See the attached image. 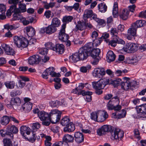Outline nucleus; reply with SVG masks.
Masks as SVG:
<instances>
[{
    "label": "nucleus",
    "instance_id": "052dcab7",
    "mask_svg": "<svg viewBox=\"0 0 146 146\" xmlns=\"http://www.w3.org/2000/svg\"><path fill=\"white\" fill-rule=\"evenodd\" d=\"M10 9L11 10L12 12H14L15 15L18 14L22 13L19 8H17V7L15 8H12V9Z\"/></svg>",
    "mask_w": 146,
    "mask_h": 146
},
{
    "label": "nucleus",
    "instance_id": "3c124183",
    "mask_svg": "<svg viewBox=\"0 0 146 146\" xmlns=\"http://www.w3.org/2000/svg\"><path fill=\"white\" fill-rule=\"evenodd\" d=\"M48 52V50L46 48H42L39 49V53L42 55H46Z\"/></svg>",
    "mask_w": 146,
    "mask_h": 146
},
{
    "label": "nucleus",
    "instance_id": "b1692460",
    "mask_svg": "<svg viewBox=\"0 0 146 146\" xmlns=\"http://www.w3.org/2000/svg\"><path fill=\"white\" fill-rule=\"evenodd\" d=\"M25 29L26 30L27 35L29 37H32L35 34V29L32 27H27Z\"/></svg>",
    "mask_w": 146,
    "mask_h": 146
},
{
    "label": "nucleus",
    "instance_id": "7ed1b4c3",
    "mask_svg": "<svg viewBox=\"0 0 146 146\" xmlns=\"http://www.w3.org/2000/svg\"><path fill=\"white\" fill-rule=\"evenodd\" d=\"M13 39L15 44L21 50L27 47L28 45V41L24 37L15 36L13 37Z\"/></svg>",
    "mask_w": 146,
    "mask_h": 146
},
{
    "label": "nucleus",
    "instance_id": "20e7f679",
    "mask_svg": "<svg viewBox=\"0 0 146 146\" xmlns=\"http://www.w3.org/2000/svg\"><path fill=\"white\" fill-rule=\"evenodd\" d=\"M62 112L57 109L53 110L50 112L49 115V120L53 124H55L60 120Z\"/></svg>",
    "mask_w": 146,
    "mask_h": 146
},
{
    "label": "nucleus",
    "instance_id": "49530a36",
    "mask_svg": "<svg viewBox=\"0 0 146 146\" xmlns=\"http://www.w3.org/2000/svg\"><path fill=\"white\" fill-rule=\"evenodd\" d=\"M3 143L4 146H9L12 145V141L11 139L8 138L3 139Z\"/></svg>",
    "mask_w": 146,
    "mask_h": 146
},
{
    "label": "nucleus",
    "instance_id": "dca6fc26",
    "mask_svg": "<svg viewBox=\"0 0 146 146\" xmlns=\"http://www.w3.org/2000/svg\"><path fill=\"white\" fill-rule=\"evenodd\" d=\"M110 131V126L108 125H104L98 129L97 133L99 135L101 136L104 134L106 132Z\"/></svg>",
    "mask_w": 146,
    "mask_h": 146
},
{
    "label": "nucleus",
    "instance_id": "4468645a",
    "mask_svg": "<svg viewBox=\"0 0 146 146\" xmlns=\"http://www.w3.org/2000/svg\"><path fill=\"white\" fill-rule=\"evenodd\" d=\"M98 116L97 121L99 122L104 121L108 117V115L106 112L98 111Z\"/></svg>",
    "mask_w": 146,
    "mask_h": 146
},
{
    "label": "nucleus",
    "instance_id": "6e6d98bb",
    "mask_svg": "<svg viewBox=\"0 0 146 146\" xmlns=\"http://www.w3.org/2000/svg\"><path fill=\"white\" fill-rule=\"evenodd\" d=\"M91 66L88 65L86 67L82 66L80 68V71L83 73H86L87 72V70L91 68Z\"/></svg>",
    "mask_w": 146,
    "mask_h": 146
},
{
    "label": "nucleus",
    "instance_id": "a18cd8bd",
    "mask_svg": "<svg viewBox=\"0 0 146 146\" xmlns=\"http://www.w3.org/2000/svg\"><path fill=\"white\" fill-rule=\"evenodd\" d=\"M8 2L9 4H13L10 6V9H12V8H15L17 7V5L18 3L17 1L16 0H9Z\"/></svg>",
    "mask_w": 146,
    "mask_h": 146
},
{
    "label": "nucleus",
    "instance_id": "7c9ffc66",
    "mask_svg": "<svg viewBox=\"0 0 146 146\" xmlns=\"http://www.w3.org/2000/svg\"><path fill=\"white\" fill-rule=\"evenodd\" d=\"M98 7L99 11L102 13H105L107 11V7L104 2L99 4Z\"/></svg>",
    "mask_w": 146,
    "mask_h": 146
},
{
    "label": "nucleus",
    "instance_id": "f704fd0d",
    "mask_svg": "<svg viewBox=\"0 0 146 146\" xmlns=\"http://www.w3.org/2000/svg\"><path fill=\"white\" fill-rule=\"evenodd\" d=\"M10 121V117L7 116H3L1 119V123L3 125H6Z\"/></svg>",
    "mask_w": 146,
    "mask_h": 146
},
{
    "label": "nucleus",
    "instance_id": "473e14b6",
    "mask_svg": "<svg viewBox=\"0 0 146 146\" xmlns=\"http://www.w3.org/2000/svg\"><path fill=\"white\" fill-rule=\"evenodd\" d=\"M112 14L114 17H117L118 15V5L116 2H115L113 4Z\"/></svg>",
    "mask_w": 146,
    "mask_h": 146
},
{
    "label": "nucleus",
    "instance_id": "a878e982",
    "mask_svg": "<svg viewBox=\"0 0 146 146\" xmlns=\"http://www.w3.org/2000/svg\"><path fill=\"white\" fill-rule=\"evenodd\" d=\"M100 53V50L99 49L94 48L91 52L90 51V54L89 56H90L93 58H98V57H99V55Z\"/></svg>",
    "mask_w": 146,
    "mask_h": 146
},
{
    "label": "nucleus",
    "instance_id": "bb28decb",
    "mask_svg": "<svg viewBox=\"0 0 146 146\" xmlns=\"http://www.w3.org/2000/svg\"><path fill=\"white\" fill-rule=\"evenodd\" d=\"M129 11L127 9H124L119 14L120 18L123 20H126L128 17Z\"/></svg>",
    "mask_w": 146,
    "mask_h": 146
},
{
    "label": "nucleus",
    "instance_id": "79ce46f5",
    "mask_svg": "<svg viewBox=\"0 0 146 146\" xmlns=\"http://www.w3.org/2000/svg\"><path fill=\"white\" fill-rule=\"evenodd\" d=\"M144 21L141 20L137 21L135 23L132 25H135L136 28L137 29L138 28L140 27L143 26L144 24Z\"/></svg>",
    "mask_w": 146,
    "mask_h": 146
},
{
    "label": "nucleus",
    "instance_id": "72a5a7b5",
    "mask_svg": "<svg viewBox=\"0 0 146 146\" xmlns=\"http://www.w3.org/2000/svg\"><path fill=\"white\" fill-rule=\"evenodd\" d=\"M51 24L57 28L60 25V21L57 18L54 17L52 20Z\"/></svg>",
    "mask_w": 146,
    "mask_h": 146
},
{
    "label": "nucleus",
    "instance_id": "c9c22d12",
    "mask_svg": "<svg viewBox=\"0 0 146 146\" xmlns=\"http://www.w3.org/2000/svg\"><path fill=\"white\" fill-rule=\"evenodd\" d=\"M92 11L91 10H86L85 11L83 15V18L84 20H86L88 18L92 16Z\"/></svg>",
    "mask_w": 146,
    "mask_h": 146
},
{
    "label": "nucleus",
    "instance_id": "09e8293b",
    "mask_svg": "<svg viewBox=\"0 0 146 146\" xmlns=\"http://www.w3.org/2000/svg\"><path fill=\"white\" fill-rule=\"evenodd\" d=\"M19 7L22 13H24L26 11V5L25 3H20Z\"/></svg>",
    "mask_w": 146,
    "mask_h": 146
},
{
    "label": "nucleus",
    "instance_id": "aec40b11",
    "mask_svg": "<svg viewBox=\"0 0 146 146\" xmlns=\"http://www.w3.org/2000/svg\"><path fill=\"white\" fill-rule=\"evenodd\" d=\"M78 94H82L83 96H85V99L87 102H90L92 100L91 95L92 94V93L91 92H85L82 91L81 92H79Z\"/></svg>",
    "mask_w": 146,
    "mask_h": 146
},
{
    "label": "nucleus",
    "instance_id": "6ab92c4d",
    "mask_svg": "<svg viewBox=\"0 0 146 146\" xmlns=\"http://www.w3.org/2000/svg\"><path fill=\"white\" fill-rule=\"evenodd\" d=\"M74 137L75 141L78 143H80L83 142L84 139V135L80 132L75 133Z\"/></svg>",
    "mask_w": 146,
    "mask_h": 146
},
{
    "label": "nucleus",
    "instance_id": "393cba45",
    "mask_svg": "<svg viewBox=\"0 0 146 146\" xmlns=\"http://www.w3.org/2000/svg\"><path fill=\"white\" fill-rule=\"evenodd\" d=\"M75 129L74 125L72 123L70 122L64 128V132H71L74 131Z\"/></svg>",
    "mask_w": 146,
    "mask_h": 146
},
{
    "label": "nucleus",
    "instance_id": "69168bd1",
    "mask_svg": "<svg viewBox=\"0 0 146 146\" xmlns=\"http://www.w3.org/2000/svg\"><path fill=\"white\" fill-rule=\"evenodd\" d=\"M114 106L112 104L111 101V100H110L108 102L107 105L108 109L109 110H112L113 109Z\"/></svg>",
    "mask_w": 146,
    "mask_h": 146
},
{
    "label": "nucleus",
    "instance_id": "f03ea898",
    "mask_svg": "<svg viewBox=\"0 0 146 146\" xmlns=\"http://www.w3.org/2000/svg\"><path fill=\"white\" fill-rule=\"evenodd\" d=\"M109 83V79H104L100 80L97 82H92L93 88L96 90V93L100 95L102 93V89H104L105 86Z\"/></svg>",
    "mask_w": 146,
    "mask_h": 146
},
{
    "label": "nucleus",
    "instance_id": "774afa93",
    "mask_svg": "<svg viewBox=\"0 0 146 146\" xmlns=\"http://www.w3.org/2000/svg\"><path fill=\"white\" fill-rule=\"evenodd\" d=\"M57 143L59 146H69L68 143L63 141Z\"/></svg>",
    "mask_w": 146,
    "mask_h": 146
},
{
    "label": "nucleus",
    "instance_id": "423d86ee",
    "mask_svg": "<svg viewBox=\"0 0 146 146\" xmlns=\"http://www.w3.org/2000/svg\"><path fill=\"white\" fill-rule=\"evenodd\" d=\"M57 30V28L51 24L47 27L41 28L39 32L40 33L43 34L45 33L46 34L50 35L55 33Z\"/></svg>",
    "mask_w": 146,
    "mask_h": 146
},
{
    "label": "nucleus",
    "instance_id": "de8ad7c7",
    "mask_svg": "<svg viewBox=\"0 0 146 146\" xmlns=\"http://www.w3.org/2000/svg\"><path fill=\"white\" fill-rule=\"evenodd\" d=\"M130 49L131 51V53L134 52H136L137 50L138 46L137 44L133 43H130Z\"/></svg>",
    "mask_w": 146,
    "mask_h": 146
},
{
    "label": "nucleus",
    "instance_id": "8fccbe9b",
    "mask_svg": "<svg viewBox=\"0 0 146 146\" xmlns=\"http://www.w3.org/2000/svg\"><path fill=\"white\" fill-rule=\"evenodd\" d=\"M98 111L92 112L91 113V119L97 121L98 117Z\"/></svg>",
    "mask_w": 146,
    "mask_h": 146
},
{
    "label": "nucleus",
    "instance_id": "c756f323",
    "mask_svg": "<svg viewBox=\"0 0 146 146\" xmlns=\"http://www.w3.org/2000/svg\"><path fill=\"white\" fill-rule=\"evenodd\" d=\"M130 83L129 80H127L126 82H121V88L125 90H127L130 88Z\"/></svg>",
    "mask_w": 146,
    "mask_h": 146
},
{
    "label": "nucleus",
    "instance_id": "412c9836",
    "mask_svg": "<svg viewBox=\"0 0 146 146\" xmlns=\"http://www.w3.org/2000/svg\"><path fill=\"white\" fill-rule=\"evenodd\" d=\"M64 46L62 44H57L55 47L54 51H55L59 54H62L64 50Z\"/></svg>",
    "mask_w": 146,
    "mask_h": 146
},
{
    "label": "nucleus",
    "instance_id": "c85d7f7f",
    "mask_svg": "<svg viewBox=\"0 0 146 146\" xmlns=\"http://www.w3.org/2000/svg\"><path fill=\"white\" fill-rule=\"evenodd\" d=\"M0 134L2 137H6L7 135H9L11 138H13V134L9 132V131L7 130L1 129L0 130Z\"/></svg>",
    "mask_w": 146,
    "mask_h": 146
},
{
    "label": "nucleus",
    "instance_id": "1a4fd4ad",
    "mask_svg": "<svg viewBox=\"0 0 146 146\" xmlns=\"http://www.w3.org/2000/svg\"><path fill=\"white\" fill-rule=\"evenodd\" d=\"M105 74V70L104 68H95L94 70L93 76L94 77L100 78H102Z\"/></svg>",
    "mask_w": 146,
    "mask_h": 146
},
{
    "label": "nucleus",
    "instance_id": "9d476101",
    "mask_svg": "<svg viewBox=\"0 0 146 146\" xmlns=\"http://www.w3.org/2000/svg\"><path fill=\"white\" fill-rule=\"evenodd\" d=\"M137 115L138 118L143 117L146 118L142 116L146 115V104H143L136 107Z\"/></svg>",
    "mask_w": 146,
    "mask_h": 146
},
{
    "label": "nucleus",
    "instance_id": "e2e57ef3",
    "mask_svg": "<svg viewBox=\"0 0 146 146\" xmlns=\"http://www.w3.org/2000/svg\"><path fill=\"white\" fill-rule=\"evenodd\" d=\"M115 39L116 40L117 44H125V42L122 39L119 38L117 36H115Z\"/></svg>",
    "mask_w": 146,
    "mask_h": 146
},
{
    "label": "nucleus",
    "instance_id": "58836bf2",
    "mask_svg": "<svg viewBox=\"0 0 146 146\" xmlns=\"http://www.w3.org/2000/svg\"><path fill=\"white\" fill-rule=\"evenodd\" d=\"M8 131H9V132L12 134H16L18 131V129L15 125H12L9 127H8Z\"/></svg>",
    "mask_w": 146,
    "mask_h": 146
},
{
    "label": "nucleus",
    "instance_id": "ddd939ff",
    "mask_svg": "<svg viewBox=\"0 0 146 146\" xmlns=\"http://www.w3.org/2000/svg\"><path fill=\"white\" fill-rule=\"evenodd\" d=\"M41 60V58L38 55H34L29 58L28 63L31 65L37 64L39 63Z\"/></svg>",
    "mask_w": 146,
    "mask_h": 146
},
{
    "label": "nucleus",
    "instance_id": "0eeeda50",
    "mask_svg": "<svg viewBox=\"0 0 146 146\" xmlns=\"http://www.w3.org/2000/svg\"><path fill=\"white\" fill-rule=\"evenodd\" d=\"M123 131L119 129H116L111 133V139L112 140H121L123 137Z\"/></svg>",
    "mask_w": 146,
    "mask_h": 146
},
{
    "label": "nucleus",
    "instance_id": "2f4dec72",
    "mask_svg": "<svg viewBox=\"0 0 146 146\" xmlns=\"http://www.w3.org/2000/svg\"><path fill=\"white\" fill-rule=\"evenodd\" d=\"M69 59L71 61L74 62H76L80 60L78 53H75L73 54L72 55L70 56Z\"/></svg>",
    "mask_w": 146,
    "mask_h": 146
},
{
    "label": "nucleus",
    "instance_id": "a211bd4d",
    "mask_svg": "<svg viewBox=\"0 0 146 146\" xmlns=\"http://www.w3.org/2000/svg\"><path fill=\"white\" fill-rule=\"evenodd\" d=\"M20 131L24 138L26 139V134L29 135L30 133V129L26 126H22L20 128Z\"/></svg>",
    "mask_w": 146,
    "mask_h": 146
},
{
    "label": "nucleus",
    "instance_id": "c03bdc74",
    "mask_svg": "<svg viewBox=\"0 0 146 146\" xmlns=\"http://www.w3.org/2000/svg\"><path fill=\"white\" fill-rule=\"evenodd\" d=\"M51 69H52V67L46 69L44 72L43 74H42V76L43 78L47 79L48 78V76L49 74V71H50Z\"/></svg>",
    "mask_w": 146,
    "mask_h": 146
},
{
    "label": "nucleus",
    "instance_id": "4c0bfd02",
    "mask_svg": "<svg viewBox=\"0 0 146 146\" xmlns=\"http://www.w3.org/2000/svg\"><path fill=\"white\" fill-rule=\"evenodd\" d=\"M73 17L71 16H65L63 17L62 21L64 23L63 24H66V23H68L71 22L73 19Z\"/></svg>",
    "mask_w": 146,
    "mask_h": 146
},
{
    "label": "nucleus",
    "instance_id": "4d7b16f0",
    "mask_svg": "<svg viewBox=\"0 0 146 146\" xmlns=\"http://www.w3.org/2000/svg\"><path fill=\"white\" fill-rule=\"evenodd\" d=\"M53 68L52 69H51L50 71H49V74L52 77H59L61 75L59 73H56V72L53 71Z\"/></svg>",
    "mask_w": 146,
    "mask_h": 146
},
{
    "label": "nucleus",
    "instance_id": "cd10ccee",
    "mask_svg": "<svg viewBox=\"0 0 146 146\" xmlns=\"http://www.w3.org/2000/svg\"><path fill=\"white\" fill-rule=\"evenodd\" d=\"M63 141L67 143L73 142L74 140V138L72 135L68 134L65 135L63 137Z\"/></svg>",
    "mask_w": 146,
    "mask_h": 146
},
{
    "label": "nucleus",
    "instance_id": "0e129e2a",
    "mask_svg": "<svg viewBox=\"0 0 146 146\" xmlns=\"http://www.w3.org/2000/svg\"><path fill=\"white\" fill-rule=\"evenodd\" d=\"M6 11L5 5L3 4H0V12L1 13H5Z\"/></svg>",
    "mask_w": 146,
    "mask_h": 146
},
{
    "label": "nucleus",
    "instance_id": "2eb2a0df",
    "mask_svg": "<svg viewBox=\"0 0 146 146\" xmlns=\"http://www.w3.org/2000/svg\"><path fill=\"white\" fill-rule=\"evenodd\" d=\"M1 46L7 54L12 56H14L15 54V50L9 45L3 44H2Z\"/></svg>",
    "mask_w": 146,
    "mask_h": 146
},
{
    "label": "nucleus",
    "instance_id": "ea45409f",
    "mask_svg": "<svg viewBox=\"0 0 146 146\" xmlns=\"http://www.w3.org/2000/svg\"><path fill=\"white\" fill-rule=\"evenodd\" d=\"M64 102V100L62 101V102H60L58 101H51L49 102L51 106L52 107H56L57 106V105L59 104L60 105H62L65 104H63V103Z\"/></svg>",
    "mask_w": 146,
    "mask_h": 146
},
{
    "label": "nucleus",
    "instance_id": "37998d69",
    "mask_svg": "<svg viewBox=\"0 0 146 146\" xmlns=\"http://www.w3.org/2000/svg\"><path fill=\"white\" fill-rule=\"evenodd\" d=\"M121 79L120 78H117L115 80H112L109 82L110 84H112L114 87L117 86L118 84L121 82Z\"/></svg>",
    "mask_w": 146,
    "mask_h": 146
},
{
    "label": "nucleus",
    "instance_id": "e433bc0d",
    "mask_svg": "<svg viewBox=\"0 0 146 146\" xmlns=\"http://www.w3.org/2000/svg\"><path fill=\"white\" fill-rule=\"evenodd\" d=\"M6 87L9 89H13L15 85V84L13 81H7L4 83Z\"/></svg>",
    "mask_w": 146,
    "mask_h": 146
},
{
    "label": "nucleus",
    "instance_id": "a19ab883",
    "mask_svg": "<svg viewBox=\"0 0 146 146\" xmlns=\"http://www.w3.org/2000/svg\"><path fill=\"white\" fill-rule=\"evenodd\" d=\"M70 123V119L67 117H64L61 121V123L63 126H66Z\"/></svg>",
    "mask_w": 146,
    "mask_h": 146
},
{
    "label": "nucleus",
    "instance_id": "603ef678",
    "mask_svg": "<svg viewBox=\"0 0 146 146\" xmlns=\"http://www.w3.org/2000/svg\"><path fill=\"white\" fill-rule=\"evenodd\" d=\"M45 46L47 48L54 50L55 46L54 44L50 42H48L45 44Z\"/></svg>",
    "mask_w": 146,
    "mask_h": 146
},
{
    "label": "nucleus",
    "instance_id": "9b49d317",
    "mask_svg": "<svg viewBox=\"0 0 146 146\" xmlns=\"http://www.w3.org/2000/svg\"><path fill=\"white\" fill-rule=\"evenodd\" d=\"M137 30L135 25H132L127 31V38L129 40H131L133 37L136 35Z\"/></svg>",
    "mask_w": 146,
    "mask_h": 146
},
{
    "label": "nucleus",
    "instance_id": "f3484780",
    "mask_svg": "<svg viewBox=\"0 0 146 146\" xmlns=\"http://www.w3.org/2000/svg\"><path fill=\"white\" fill-rule=\"evenodd\" d=\"M21 101L19 98H15L12 99L11 103L13 105V108L14 109H19L21 104Z\"/></svg>",
    "mask_w": 146,
    "mask_h": 146
},
{
    "label": "nucleus",
    "instance_id": "6e6552de",
    "mask_svg": "<svg viewBox=\"0 0 146 146\" xmlns=\"http://www.w3.org/2000/svg\"><path fill=\"white\" fill-rule=\"evenodd\" d=\"M62 28L59 33V39L62 41H66L69 38V36L65 33L66 24L62 25Z\"/></svg>",
    "mask_w": 146,
    "mask_h": 146
},
{
    "label": "nucleus",
    "instance_id": "39448f33",
    "mask_svg": "<svg viewBox=\"0 0 146 146\" xmlns=\"http://www.w3.org/2000/svg\"><path fill=\"white\" fill-rule=\"evenodd\" d=\"M25 103L22 106L20 110L21 111H25V112H29L31 110L32 107V104L30 101L31 99L28 98H25L24 99Z\"/></svg>",
    "mask_w": 146,
    "mask_h": 146
},
{
    "label": "nucleus",
    "instance_id": "338daca9",
    "mask_svg": "<svg viewBox=\"0 0 146 146\" xmlns=\"http://www.w3.org/2000/svg\"><path fill=\"white\" fill-rule=\"evenodd\" d=\"M111 34L114 36H117V35L118 33L117 31L115 28H112L110 31Z\"/></svg>",
    "mask_w": 146,
    "mask_h": 146
},
{
    "label": "nucleus",
    "instance_id": "4be33fe9",
    "mask_svg": "<svg viewBox=\"0 0 146 146\" xmlns=\"http://www.w3.org/2000/svg\"><path fill=\"white\" fill-rule=\"evenodd\" d=\"M38 116L41 121L49 120L48 114L44 111H41L38 113Z\"/></svg>",
    "mask_w": 146,
    "mask_h": 146
},
{
    "label": "nucleus",
    "instance_id": "bf43d9fd",
    "mask_svg": "<svg viewBox=\"0 0 146 146\" xmlns=\"http://www.w3.org/2000/svg\"><path fill=\"white\" fill-rule=\"evenodd\" d=\"M25 85V83L20 80L18 81V84H17V86L19 88H22L24 87Z\"/></svg>",
    "mask_w": 146,
    "mask_h": 146
},
{
    "label": "nucleus",
    "instance_id": "680f3d73",
    "mask_svg": "<svg viewBox=\"0 0 146 146\" xmlns=\"http://www.w3.org/2000/svg\"><path fill=\"white\" fill-rule=\"evenodd\" d=\"M88 85L87 86H89L87 83H86L85 84H84L82 83H80L78 86L77 88V89H78L79 92L81 91V90L84 88V87L86 85Z\"/></svg>",
    "mask_w": 146,
    "mask_h": 146
},
{
    "label": "nucleus",
    "instance_id": "864d4df0",
    "mask_svg": "<svg viewBox=\"0 0 146 146\" xmlns=\"http://www.w3.org/2000/svg\"><path fill=\"white\" fill-rule=\"evenodd\" d=\"M130 43L127 44L123 47V49L124 51L128 53H131V51L130 48Z\"/></svg>",
    "mask_w": 146,
    "mask_h": 146
},
{
    "label": "nucleus",
    "instance_id": "5fc2aeb1",
    "mask_svg": "<svg viewBox=\"0 0 146 146\" xmlns=\"http://www.w3.org/2000/svg\"><path fill=\"white\" fill-rule=\"evenodd\" d=\"M115 36H114L113 40L109 41L108 45H111L112 47H114L117 45V43L116 40H115Z\"/></svg>",
    "mask_w": 146,
    "mask_h": 146
},
{
    "label": "nucleus",
    "instance_id": "13d9d810",
    "mask_svg": "<svg viewBox=\"0 0 146 146\" xmlns=\"http://www.w3.org/2000/svg\"><path fill=\"white\" fill-rule=\"evenodd\" d=\"M134 134L135 137L138 140L141 139V137L140 136V133L137 129H135L134 130Z\"/></svg>",
    "mask_w": 146,
    "mask_h": 146
},
{
    "label": "nucleus",
    "instance_id": "f8f14e48",
    "mask_svg": "<svg viewBox=\"0 0 146 146\" xmlns=\"http://www.w3.org/2000/svg\"><path fill=\"white\" fill-rule=\"evenodd\" d=\"M86 29V22L84 21H80L77 22L74 31L75 32H78L79 33V31H82L85 30Z\"/></svg>",
    "mask_w": 146,
    "mask_h": 146
},
{
    "label": "nucleus",
    "instance_id": "f257e3e1",
    "mask_svg": "<svg viewBox=\"0 0 146 146\" xmlns=\"http://www.w3.org/2000/svg\"><path fill=\"white\" fill-rule=\"evenodd\" d=\"M92 46L91 43H88L79 49L78 53L80 60H84L89 56Z\"/></svg>",
    "mask_w": 146,
    "mask_h": 146
},
{
    "label": "nucleus",
    "instance_id": "5701e85b",
    "mask_svg": "<svg viewBox=\"0 0 146 146\" xmlns=\"http://www.w3.org/2000/svg\"><path fill=\"white\" fill-rule=\"evenodd\" d=\"M115 58V55L112 51H108L106 55V60L108 62L110 63L114 61Z\"/></svg>",
    "mask_w": 146,
    "mask_h": 146
}]
</instances>
